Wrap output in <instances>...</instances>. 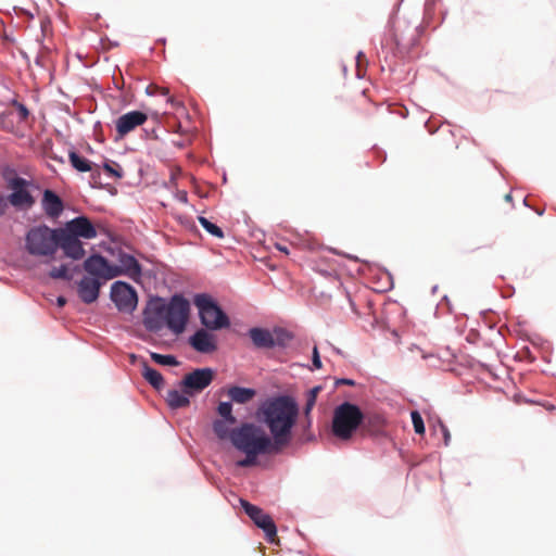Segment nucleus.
Returning a JSON list of instances; mask_svg holds the SVG:
<instances>
[{"label":"nucleus","instance_id":"2eb2a0df","mask_svg":"<svg viewBox=\"0 0 556 556\" xmlns=\"http://www.w3.org/2000/svg\"><path fill=\"white\" fill-rule=\"evenodd\" d=\"M61 248L64 255L74 261L81 260L86 251L84 249V244L79 238L73 237L72 235L61 230L59 228L58 236V249Z\"/></svg>","mask_w":556,"mask_h":556},{"label":"nucleus","instance_id":"58836bf2","mask_svg":"<svg viewBox=\"0 0 556 556\" xmlns=\"http://www.w3.org/2000/svg\"><path fill=\"white\" fill-rule=\"evenodd\" d=\"M320 390H321L320 387H315V388L311 389L308 391L307 397L316 401L317 394L319 393Z\"/></svg>","mask_w":556,"mask_h":556},{"label":"nucleus","instance_id":"393cba45","mask_svg":"<svg viewBox=\"0 0 556 556\" xmlns=\"http://www.w3.org/2000/svg\"><path fill=\"white\" fill-rule=\"evenodd\" d=\"M70 162L72 166L81 173L90 172L92 169L91 162L83 156H80L75 151H71L68 154Z\"/></svg>","mask_w":556,"mask_h":556},{"label":"nucleus","instance_id":"1a4fd4ad","mask_svg":"<svg viewBox=\"0 0 556 556\" xmlns=\"http://www.w3.org/2000/svg\"><path fill=\"white\" fill-rule=\"evenodd\" d=\"M30 181L14 177L8 179V189L12 192L9 194L10 204L20 210H28L35 204V198L29 192Z\"/></svg>","mask_w":556,"mask_h":556},{"label":"nucleus","instance_id":"6e6552de","mask_svg":"<svg viewBox=\"0 0 556 556\" xmlns=\"http://www.w3.org/2000/svg\"><path fill=\"white\" fill-rule=\"evenodd\" d=\"M241 506L245 514L253 520V522L264 531L266 540L269 543L277 542V527L273 518L264 513V510L245 500H240Z\"/></svg>","mask_w":556,"mask_h":556},{"label":"nucleus","instance_id":"6ab92c4d","mask_svg":"<svg viewBox=\"0 0 556 556\" xmlns=\"http://www.w3.org/2000/svg\"><path fill=\"white\" fill-rule=\"evenodd\" d=\"M41 206L46 215L50 218H58L64 210L62 199L50 189L43 191Z\"/></svg>","mask_w":556,"mask_h":556},{"label":"nucleus","instance_id":"aec40b11","mask_svg":"<svg viewBox=\"0 0 556 556\" xmlns=\"http://www.w3.org/2000/svg\"><path fill=\"white\" fill-rule=\"evenodd\" d=\"M115 268L119 271L121 275H127L128 277L136 279L141 275V266L138 261L129 254H121L119 255V265Z\"/></svg>","mask_w":556,"mask_h":556},{"label":"nucleus","instance_id":"b1692460","mask_svg":"<svg viewBox=\"0 0 556 556\" xmlns=\"http://www.w3.org/2000/svg\"><path fill=\"white\" fill-rule=\"evenodd\" d=\"M143 378L156 390H161L164 387V379L161 372L150 367L147 363L142 366Z\"/></svg>","mask_w":556,"mask_h":556},{"label":"nucleus","instance_id":"0eeeda50","mask_svg":"<svg viewBox=\"0 0 556 556\" xmlns=\"http://www.w3.org/2000/svg\"><path fill=\"white\" fill-rule=\"evenodd\" d=\"M165 324L176 334L181 333L187 325L190 314V304L180 294L172 296L165 304Z\"/></svg>","mask_w":556,"mask_h":556},{"label":"nucleus","instance_id":"ea45409f","mask_svg":"<svg viewBox=\"0 0 556 556\" xmlns=\"http://www.w3.org/2000/svg\"><path fill=\"white\" fill-rule=\"evenodd\" d=\"M336 383L337 384H346V386H354L355 384L354 380L346 379V378L339 379V380H337Z\"/></svg>","mask_w":556,"mask_h":556},{"label":"nucleus","instance_id":"f704fd0d","mask_svg":"<svg viewBox=\"0 0 556 556\" xmlns=\"http://www.w3.org/2000/svg\"><path fill=\"white\" fill-rule=\"evenodd\" d=\"M16 108H17V111H18V114H20V117L22 121H25L28 115H29V111L27 110V108L22 104V103H15Z\"/></svg>","mask_w":556,"mask_h":556},{"label":"nucleus","instance_id":"9b49d317","mask_svg":"<svg viewBox=\"0 0 556 556\" xmlns=\"http://www.w3.org/2000/svg\"><path fill=\"white\" fill-rule=\"evenodd\" d=\"M111 299L119 311L132 312L138 302L136 291L126 282L115 281L111 287Z\"/></svg>","mask_w":556,"mask_h":556},{"label":"nucleus","instance_id":"f3484780","mask_svg":"<svg viewBox=\"0 0 556 556\" xmlns=\"http://www.w3.org/2000/svg\"><path fill=\"white\" fill-rule=\"evenodd\" d=\"M190 345L200 353H213L217 350L215 336L205 329H200L194 332L189 339Z\"/></svg>","mask_w":556,"mask_h":556},{"label":"nucleus","instance_id":"cd10ccee","mask_svg":"<svg viewBox=\"0 0 556 556\" xmlns=\"http://www.w3.org/2000/svg\"><path fill=\"white\" fill-rule=\"evenodd\" d=\"M199 223L212 236H214L216 238H224L223 230L217 225H215L212 222H210L207 218L200 216L199 217Z\"/></svg>","mask_w":556,"mask_h":556},{"label":"nucleus","instance_id":"dca6fc26","mask_svg":"<svg viewBox=\"0 0 556 556\" xmlns=\"http://www.w3.org/2000/svg\"><path fill=\"white\" fill-rule=\"evenodd\" d=\"M165 304L161 300L150 302L143 313V325L150 331H159L165 323Z\"/></svg>","mask_w":556,"mask_h":556},{"label":"nucleus","instance_id":"4c0bfd02","mask_svg":"<svg viewBox=\"0 0 556 556\" xmlns=\"http://www.w3.org/2000/svg\"><path fill=\"white\" fill-rule=\"evenodd\" d=\"M320 390H321L320 387H315V388L311 389L308 391L307 397L316 401L317 394L319 393Z\"/></svg>","mask_w":556,"mask_h":556},{"label":"nucleus","instance_id":"4468645a","mask_svg":"<svg viewBox=\"0 0 556 556\" xmlns=\"http://www.w3.org/2000/svg\"><path fill=\"white\" fill-rule=\"evenodd\" d=\"M61 230L79 239H93L98 236L96 227L86 216H78L67 222Z\"/></svg>","mask_w":556,"mask_h":556},{"label":"nucleus","instance_id":"49530a36","mask_svg":"<svg viewBox=\"0 0 556 556\" xmlns=\"http://www.w3.org/2000/svg\"><path fill=\"white\" fill-rule=\"evenodd\" d=\"M168 101L174 104V99L169 98Z\"/></svg>","mask_w":556,"mask_h":556},{"label":"nucleus","instance_id":"f257e3e1","mask_svg":"<svg viewBox=\"0 0 556 556\" xmlns=\"http://www.w3.org/2000/svg\"><path fill=\"white\" fill-rule=\"evenodd\" d=\"M231 442L236 448L245 454V457L237 462L239 467L257 465V456L274 454L279 446L267 433L254 424H243L231 431Z\"/></svg>","mask_w":556,"mask_h":556},{"label":"nucleus","instance_id":"a19ab883","mask_svg":"<svg viewBox=\"0 0 556 556\" xmlns=\"http://www.w3.org/2000/svg\"><path fill=\"white\" fill-rule=\"evenodd\" d=\"M276 249L279 250L280 252H283L285 254H289V250H288V248L286 245L277 243L276 244Z\"/></svg>","mask_w":556,"mask_h":556},{"label":"nucleus","instance_id":"2f4dec72","mask_svg":"<svg viewBox=\"0 0 556 556\" xmlns=\"http://www.w3.org/2000/svg\"><path fill=\"white\" fill-rule=\"evenodd\" d=\"M103 169L112 177L115 178H122L123 177V169L117 163H105L103 165Z\"/></svg>","mask_w":556,"mask_h":556},{"label":"nucleus","instance_id":"4be33fe9","mask_svg":"<svg viewBox=\"0 0 556 556\" xmlns=\"http://www.w3.org/2000/svg\"><path fill=\"white\" fill-rule=\"evenodd\" d=\"M227 394L232 402L245 404L254 399L256 392L254 389L235 386L227 390Z\"/></svg>","mask_w":556,"mask_h":556},{"label":"nucleus","instance_id":"39448f33","mask_svg":"<svg viewBox=\"0 0 556 556\" xmlns=\"http://www.w3.org/2000/svg\"><path fill=\"white\" fill-rule=\"evenodd\" d=\"M420 30L418 26H412L404 20L394 22L392 41L395 45L396 53L402 58H414L417 55L415 49L419 45Z\"/></svg>","mask_w":556,"mask_h":556},{"label":"nucleus","instance_id":"20e7f679","mask_svg":"<svg viewBox=\"0 0 556 556\" xmlns=\"http://www.w3.org/2000/svg\"><path fill=\"white\" fill-rule=\"evenodd\" d=\"M363 420L364 414L361 408L355 404L344 402L333 410L331 422L332 434L341 441H349L362 425Z\"/></svg>","mask_w":556,"mask_h":556},{"label":"nucleus","instance_id":"7c9ffc66","mask_svg":"<svg viewBox=\"0 0 556 556\" xmlns=\"http://www.w3.org/2000/svg\"><path fill=\"white\" fill-rule=\"evenodd\" d=\"M410 416H412V422H413L415 432L418 434H424L425 433V425H424V420H422V417L420 416V414L417 410H414V412H412Z\"/></svg>","mask_w":556,"mask_h":556},{"label":"nucleus","instance_id":"c85d7f7f","mask_svg":"<svg viewBox=\"0 0 556 556\" xmlns=\"http://www.w3.org/2000/svg\"><path fill=\"white\" fill-rule=\"evenodd\" d=\"M151 358L159 365L163 366H177L178 361L173 355H163L159 353H151Z\"/></svg>","mask_w":556,"mask_h":556},{"label":"nucleus","instance_id":"37998d69","mask_svg":"<svg viewBox=\"0 0 556 556\" xmlns=\"http://www.w3.org/2000/svg\"><path fill=\"white\" fill-rule=\"evenodd\" d=\"M505 200H506V201H508V202H509V201H511V194H509V193H508V194H506V195H505Z\"/></svg>","mask_w":556,"mask_h":556},{"label":"nucleus","instance_id":"c756f323","mask_svg":"<svg viewBox=\"0 0 556 556\" xmlns=\"http://www.w3.org/2000/svg\"><path fill=\"white\" fill-rule=\"evenodd\" d=\"M49 276L53 279H64V280L72 279V275L68 273V267L66 265L53 267L50 270Z\"/></svg>","mask_w":556,"mask_h":556},{"label":"nucleus","instance_id":"72a5a7b5","mask_svg":"<svg viewBox=\"0 0 556 556\" xmlns=\"http://www.w3.org/2000/svg\"><path fill=\"white\" fill-rule=\"evenodd\" d=\"M9 204H10V198L9 195L8 197H4V195H0V215H4L7 213V210L9 207Z\"/></svg>","mask_w":556,"mask_h":556},{"label":"nucleus","instance_id":"423d86ee","mask_svg":"<svg viewBox=\"0 0 556 556\" xmlns=\"http://www.w3.org/2000/svg\"><path fill=\"white\" fill-rule=\"evenodd\" d=\"M194 305L199 309L202 325L210 330H219L230 325L228 316L207 294H198L194 298Z\"/></svg>","mask_w":556,"mask_h":556},{"label":"nucleus","instance_id":"5701e85b","mask_svg":"<svg viewBox=\"0 0 556 556\" xmlns=\"http://www.w3.org/2000/svg\"><path fill=\"white\" fill-rule=\"evenodd\" d=\"M189 395L186 392H181L178 390H168L166 394V402L168 406L173 409L184 408L189 406Z\"/></svg>","mask_w":556,"mask_h":556},{"label":"nucleus","instance_id":"f8f14e48","mask_svg":"<svg viewBox=\"0 0 556 556\" xmlns=\"http://www.w3.org/2000/svg\"><path fill=\"white\" fill-rule=\"evenodd\" d=\"M84 269L92 278L110 280L119 276L115 265H111L102 255L93 254L84 262Z\"/></svg>","mask_w":556,"mask_h":556},{"label":"nucleus","instance_id":"c9c22d12","mask_svg":"<svg viewBox=\"0 0 556 556\" xmlns=\"http://www.w3.org/2000/svg\"><path fill=\"white\" fill-rule=\"evenodd\" d=\"M313 365L316 369H320L321 368V361H320V357H319V353H318V349L317 346H314L313 349Z\"/></svg>","mask_w":556,"mask_h":556},{"label":"nucleus","instance_id":"a18cd8bd","mask_svg":"<svg viewBox=\"0 0 556 556\" xmlns=\"http://www.w3.org/2000/svg\"><path fill=\"white\" fill-rule=\"evenodd\" d=\"M376 421H377V424H379L381 420L379 417H376Z\"/></svg>","mask_w":556,"mask_h":556},{"label":"nucleus","instance_id":"ddd939ff","mask_svg":"<svg viewBox=\"0 0 556 556\" xmlns=\"http://www.w3.org/2000/svg\"><path fill=\"white\" fill-rule=\"evenodd\" d=\"M148 121V115L141 111H130L121 115L115 122L117 139L124 138Z\"/></svg>","mask_w":556,"mask_h":556},{"label":"nucleus","instance_id":"c03bdc74","mask_svg":"<svg viewBox=\"0 0 556 556\" xmlns=\"http://www.w3.org/2000/svg\"><path fill=\"white\" fill-rule=\"evenodd\" d=\"M162 93H163V94H167V93H168V90H167V89H163Z\"/></svg>","mask_w":556,"mask_h":556},{"label":"nucleus","instance_id":"a878e982","mask_svg":"<svg viewBox=\"0 0 556 556\" xmlns=\"http://www.w3.org/2000/svg\"><path fill=\"white\" fill-rule=\"evenodd\" d=\"M230 424L225 419H216L213 422V431L214 433L222 440L227 438L231 439V431L229 430Z\"/></svg>","mask_w":556,"mask_h":556},{"label":"nucleus","instance_id":"7ed1b4c3","mask_svg":"<svg viewBox=\"0 0 556 556\" xmlns=\"http://www.w3.org/2000/svg\"><path fill=\"white\" fill-rule=\"evenodd\" d=\"M58 236L59 228L31 227L25 236V249L33 256L53 258L58 252Z\"/></svg>","mask_w":556,"mask_h":556},{"label":"nucleus","instance_id":"9d476101","mask_svg":"<svg viewBox=\"0 0 556 556\" xmlns=\"http://www.w3.org/2000/svg\"><path fill=\"white\" fill-rule=\"evenodd\" d=\"M214 379V370L211 368H199L187 374L180 382L181 388L188 395L202 392Z\"/></svg>","mask_w":556,"mask_h":556},{"label":"nucleus","instance_id":"473e14b6","mask_svg":"<svg viewBox=\"0 0 556 556\" xmlns=\"http://www.w3.org/2000/svg\"><path fill=\"white\" fill-rule=\"evenodd\" d=\"M315 404H316L315 400H312L308 397L306 399V403H305V407H304V415L307 419L308 426L311 425L309 414H311V410L313 409V407L315 406Z\"/></svg>","mask_w":556,"mask_h":556},{"label":"nucleus","instance_id":"f03ea898","mask_svg":"<svg viewBox=\"0 0 556 556\" xmlns=\"http://www.w3.org/2000/svg\"><path fill=\"white\" fill-rule=\"evenodd\" d=\"M298 412L295 402L289 396L276 397L264 406V421L278 446L289 442Z\"/></svg>","mask_w":556,"mask_h":556},{"label":"nucleus","instance_id":"bb28decb","mask_svg":"<svg viewBox=\"0 0 556 556\" xmlns=\"http://www.w3.org/2000/svg\"><path fill=\"white\" fill-rule=\"evenodd\" d=\"M217 414L230 425L237 422V418L232 415V405L230 402H220L217 406Z\"/></svg>","mask_w":556,"mask_h":556},{"label":"nucleus","instance_id":"412c9836","mask_svg":"<svg viewBox=\"0 0 556 556\" xmlns=\"http://www.w3.org/2000/svg\"><path fill=\"white\" fill-rule=\"evenodd\" d=\"M249 334L256 348L270 349L275 345V339L271 332L267 329L252 328Z\"/></svg>","mask_w":556,"mask_h":556},{"label":"nucleus","instance_id":"e433bc0d","mask_svg":"<svg viewBox=\"0 0 556 556\" xmlns=\"http://www.w3.org/2000/svg\"><path fill=\"white\" fill-rule=\"evenodd\" d=\"M441 429H442V432H443V438H444V445H448L450 444V441H451V433L448 431V429L445 427V426H441Z\"/></svg>","mask_w":556,"mask_h":556},{"label":"nucleus","instance_id":"a211bd4d","mask_svg":"<svg viewBox=\"0 0 556 556\" xmlns=\"http://www.w3.org/2000/svg\"><path fill=\"white\" fill-rule=\"evenodd\" d=\"M100 287L101 282L99 279L85 276L77 287L80 300L86 304L93 303L99 296Z\"/></svg>","mask_w":556,"mask_h":556},{"label":"nucleus","instance_id":"79ce46f5","mask_svg":"<svg viewBox=\"0 0 556 556\" xmlns=\"http://www.w3.org/2000/svg\"><path fill=\"white\" fill-rule=\"evenodd\" d=\"M56 304L59 307H63L66 304V299L64 296H59L56 300Z\"/></svg>","mask_w":556,"mask_h":556}]
</instances>
